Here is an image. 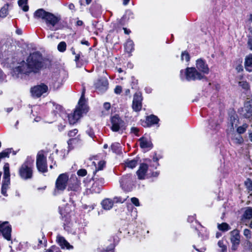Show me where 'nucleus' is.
Listing matches in <instances>:
<instances>
[{
	"label": "nucleus",
	"mask_w": 252,
	"mask_h": 252,
	"mask_svg": "<svg viewBox=\"0 0 252 252\" xmlns=\"http://www.w3.org/2000/svg\"><path fill=\"white\" fill-rule=\"evenodd\" d=\"M88 112L87 106L85 104L84 94H83L79 100L78 106L73 113L68 115L69 123L70 125H74L81 118L82 114Z\"/></svg>",
	"instance_id": "obj_2"
},
{
	"label": "nucleus",
	"mask_w": 252,
	"mask_h": 252,
	"mask_svg": "<svg viewBox=\"0 0 252 252\" xmlns=\"http://www.w3.org/2000/svg\"><path fill=\"white\" fill-rule=\"evenodd\" d=\"M247 44L249 49L252 51V38H249Z\"/></svg>",
	"instance_id": "obj_57"
},
{
	"label": "nucleus",
	"mask_w": 252,
	"mask_h": 252,
	"mask_svg": "<svg viewBox=\"0 0 252 252\" xmlns=\"http://www.w3.org/2000/svg\"><path fill=\"white\" fill-rule=\"evenodd\" d=\"M73 180H75V183L74 185H69V189L73 191H78L80 189V182L78 180L76 177H72V178Z\"/></svg>",
	"instance_id": "obj_25"
},
{
	"label": "nucleus",
	"mask_w": 252,
	"mask_h": 252,
	"mask_svg": "<svg viewBox=\"0 0 252 252\" xmlns=\"http://www.w3.org/2000/svg\"><path fill=\"white\" fill-rule=\"evenodd\" d=\"M5 78V75L4 74L2 71L0 70V80H4Z\"/></svg>",
	"instance_id": "obj_63"
},
{
	"label": "nucleus",
	"mask_w": 252,
	"mask_h": 252,
	"mask_svg": "<svg viewBox=\"0 0 252 252\" xmlns=\"http://www.w3.org/2000/svg\"><path fill=\"white\" fill-rule=\"evenodd\" d=\"M131 201L136 206H140V203H139V200L138 198H137L136 197H132L131 198Z\"/></svg>",
	"instance_id": "obj_51"
},
{
	"label": "nucleus",
	"mask_w": 252,
	"mask_h": 252,
	"mask_svg": "<svg viewBox=\"0 0 252 252\" xmlns=\"http://www.w3.org/2000/svg\"><path fill=\"white\" fill-rule=\"evenodd\" d=\"M43 58L41 54L38 52L31 54L27 58L26 61L19 63L13 70V75L19 73L29 75L32 73H37L43 67Z\"/></svg>",
	"instance_id": "obj_1"
},
{
	"label": "nucleus",
	"mask_w": 252,
	"mask_h": 252,
	"mask_svg": "<svg viewBox=\"0 0 252 252\" xmlns=\"http://www.w3.org/2000/svg\"><path fill=\"white\" fill-rule=\"evenodd\" d=\"M96 90L99 93H103L108 88V82L106 78L103 77L98 79L94 84Z\"/></svg>",
	"instance_id": "obj_13"
},
{
	"label": "nucleus",
	"mask_w": 252,
	"mask_h": 252,
	"mask_svg": "<svg viewBox=\"0 0 252 252\" xmlns=\"http://www.w3.org/2000/svg\"><path fill=\"white\" fill-rule=\"evenodd\" d=\"M49 14V12L45 11L44 9H39L34 12V16L35 17L41 19L45 21L47 17L46 16Z\"/></svg>",
	"instance_id": "obj_21"
},
{
	"label": "nucleus",
	"mask_w": 252,
	"mask_h": 252,
	"mask_svg": "<svg viewBox=\"0 0 252 252\" xmlns=\"http://www.w3.org/2000/svg\"><path fill=\"white\" fill-rule=\"evenodd\" d=\"M46 251H50L51 252H62L60 249L56 246H52L50 249L47 250Z\"/></svg>",
	"instance_id": "obj_48"
},
{
	"label": "nucleus",
	"mask_w": 252,
	"mask_h": 252,
	"mask_svg": "<svg viewBox=\"0 0 252 252\" xmlns=\"http://www.w3.org/2000/svg\"><path fill=\"white\" fill-rule=\"evenodd\" d=\"M138 160L137 159L129 160L127 159L125 161V166L131 169H133L137 165Z\"/></svg>",
	"instance_id": "obj_26"
},
{
	"label": "nucleus",
	"mask_w": 252,
	"mask_h": 252,
	"mask_svg": "<svg viewBox=\"0 0 252 252\" xmlns=\"http://www.w3.org/2000/svg\"><path fill=\"white\" fill-rule=\"evenodd\" d=\"M105 165V162L104 161H100L98 163V166L96 167L95 172L99 170H101L103 169Z\"/></svg>",
	"instance_id": "obj_44"
},
{
	"label": "nucleus",
	"mask_w": 252,
	"mask_h": 252,
	"mask_svg": "<svg viewBox=\"0 0 252 252\" xmlns=\"http://www.w3.org/2000/svg\"><path fill=\"white\" fill-rule=\"evenodd\" d=\"M55 107L56 109V110L55 111L57 113H58L59 112L61 111L62 109V107L61 105H56Z\"/></svg>",
	"instance_id": "obj_62"
},
{
	"label": "nucleus",
	"mask_w": 252,
	"mask_h": 252,
	"mask_svg": "<svg viewBox=\"0 0 252 252\" xmlns=\"http://www.w3.org/2000/svg\"><path fill=\"white\" fill-rule=\"evenodd\" d=\"M4 173L3 179H10L9 164L6 163L3 166Z\"/></svg>",
	"instance_id": "obj_34"
},
{
	"label": "nucleus",
	"mask_w": 252,
	"mask_h": 252,
	"mask_svg": "<svg viewBox=\"0 0 252 252\" xmlns=\"http://www.w3.org/2000/svg\"><path fill=\"white\" fill-rule=\"evenodd\" d=\"M12 152V149H7L0 153V157L2 158L9 157V155Z\"/></svg>",
	"instance_id": "obj_36"
},
{
	"label": "nucleus",
	"mask_w": 252,
	"mask_h": 252,
	"mask_svg": "<svg viewBox=\"0 0 252 252\" xmlns=\"http://www.w3.org/2000/svg\"><path fill=\"white\" fill-rule=\"evenodd\" d=\"M115 245L111 244L108 247L105 249L106 252H114Z\"/></svg>",
	"instance_id": "obj_49"
},
{
	"label": "nucleus",
	"mask_w": 252,
	"mask_h": 252,
	"mask_svg": "<svg viewBox=\"0 0 252 252\" xmlns=\"http://www.w3.org/2000/svg\"><path fill=\"white\" fill-rule=\"evenodd\" d=\"M218 245L219 247L221 248V252H226L227 247L224 244L223 241L220 240L218 243Z\"/></svg>",
	"instance_id": "obj_41"
},
{
	"label": "nucleus",
	"mask_w": 252,
	"mask_h": 252,
	"mask_svg": "<svg viewBox=\"0 0 252 252\" xmlns=\"http://www.w3.org/2000/svg\"><path fill=\"white\" fill-rule=\"evenodd\" d=\"M111 148L113 152L116 154H119L122 151L121 145L119 143H113L111 146Z\"/></svg>",
	"instance_id": "obj_28"
},
{
	"label": "nucleus",
	"mask_w": 252,
	"mask_h": 252,
	"mask_svg": "<svg viewBox=\"0 0 252 252\" xmlns=\"http://www.w3.org/2000/svg\"><path fill=\"white\" fill-rule=\"evenodd\" d=\"M196 69L201 72L202 74H207L209 72V68L208 64L206 62L201 59H199L196 61Z\"/></svg>",
	"instance_id": "obj_15"
},
{
	"label": "nucleus",
	"mask_w": 252,
	"mask_h": 252,
	"mask_svg": "<svg viewBox=\"0 0 252 252\" xmlns=\"http://www.w3.org/2000/svg\"><path fill=\"white\" fill-rule=\"evenodd\" d=\"M239 119L238 116L234 112L229 114L228 125H230L231 128H234L236 127L238 123Z\"/></svg>",
	"instance_id": "obj_19"
},
{
	"label": "nucleus",
	"mask_w": 252,
	"mask_h": 252,
	"mask_svg": "<svg viewBox=\"0 0 252 252\" xmlns=\"http://www.w3.org/2000/svg\"><path fill=\"white\" fill-rule=\"evenodd\" d=\"M101 189V187L97 185V182H94V183L92 185V187L90 189V191L92 193H98L100 192Z\"/></svg>",
	"instance_id": "obj_31"
},
{
	"label": "nucleus",
	"mask_w": 252,
	"mask_h": 252,
	"mask_svg": "<svg viewBox=\"0 0 252 252\" xmlns=\"http://www.w3.org/2000/svg\"><path fill=\"white\" fill-rule=\"evenodd\" d=\"M42 239H38V243H39L38 245H41L43 244H44V243L46 242V240H45V239H44V235H42Z\"/></svg>",
	"instance_id": "obj_56"
},
{
	"label": "nucleus",
	"mask_w": 252,
	"mask_h": 252,
	"mask_svg": "<svg viewBox=\"0 0 252 252\" xmlns=\"http://www.w3.org/2000/svg\"><path fill=\"white\" fill-rule=\"evenodd\" d=\"M54 158L53 156V154H51L49 157V160H50L52 163H54V165L57 166L56 162L55 161L54 162Z\"/></svg>",
	"instance_id": "obj_61"
},
{
	"label": "nucleus",
	"mask_w": 252,
	"mask_h": 252,
	"mask_svg": "<svg viewBox=\"0 0 252 252\" xmlns=\"http://www.w3.org/2000/svg\"><path fill=\"white\" fill-rule=\"evenodd\" d=\"M125 49L127 53L132 52L134 49V43L131 40L128 39L125 45Z\"/></svg>",
	"instance_id": "obj_27"
},
{
	"label": "nucleus",
	"mask_w": 252,
	"mask_h": 252,
	"mask_svg": "<svg viewBox=\"0 0 252 252\" xmlns=\"http://www.w3.org/2000/svg\"><path fill=\"white\" fill-rule=\"evenodd\" d=\"M103 107L105 108V109H106V110H108L110 108L111 105L108 102H105L103 104Z\"/></svg>",
	"instance_id": "obj_60"
},
{
	"label": "nucleus",
	"mask_w": 252,
	"mask_h": 252,
	"mask_svg": "<svg viewBox=\"0 0 252 252\" xmlns=\"http://www.w3.org/2000/svg\"><path fill=\"white\" fill-rule=\"evenodd\" d=\"M139 130L138 129L135 127H132L131 128V132L135 135H137Z\"/></svg>",
	"instance_id": "obj_58"
},
{
	"label": "nucleus",
	"mask_w": 252,
	"mask_h": 252,
	"mask_svg": "<svg viewBox=\"0 0 252 252\" xmlns=\"http://www.w3.org/2000/svg\"><path fill=\"white\" fill-rule=\"evenodd\" d=\"M209 125L211 126L210 128H212L213 129H216L218 126L216 123L214 122L213 120L210 122Z\"/></svg>",
	"instance_id": "obj_55"
},
{
	"label": "nucleus",
	"mask_w": 252,
	"mask_h": 252,
	"mask_svg": "<svg viewBox=\"0 0 252 252\" xmlns=\"http://www.w3.org/2000/svg\"><path fill=\"white\" fill-rule=\"evenodd\" d=\"M60 209V213L62 217H66L69 213L68 210V206H67L64 210H63L61 208Z\"/></svg>",
	"instance_id": "obj_42"
},
{
	"label": "nucleus",
	"mask_w": 252,
	"mask_h": 252,
	"mask_svg": "<svg viewBox=\"0 0 252 252\" xmlns=\"http://www.w3.org/2000/svg\"><path fill=\"white\" fill-rule=\"evenodd\" d=\"M127 197H128L127 196H125L124 197H123L121 196H116L113 198V201H114V203H122L124 202L126 200Z\"/></svg>",
	"instance_id": "obj_35"
},
{
	"label": "nucleus",
	"mask_w": 252,
	"mask_h": 252,
	"mask_svg": "<svg viewBox=\"0 0 252 252\" xmlns=\"http://www.w3.org/2000/svg\"><path fill=\"white\" fill-rule=\"evenodd\" d=\"M140 146L142 148H152V142L145 137H142L139 139Z\"/></svg>",
	"instance_id": "obj_23"
},
{
	"label": "nucleus",
	"mask_w": 252,
	"mask_h": 252,
	"mask_svg": "<svg viewBox=\"0 0 252 252\" xmlns=\"http://www.w3.org/2000/svg\"><path fill=\"white\" fill-rule=\"evenodd\" d=\"M232 140L235 144H241L243 142V138L240 135H235Z\"/></svg>",
	"instance_id": "obj_38"
},
{
	"label": "nucleus",
	"mask_w": 252,
	"mask_h": 252,
	"mask_svg": "<svg viewBox=\"0 0 252 252\" xmlns=\"http://www.w3.org/2000/svg\"><path fill=\"white\" fill-rule=\"evenodd\" d=\"M120 183L121 188L125 191H129L133 189L134 183L132 179L131 174H126L124 175L120 179Z\"/></svg>",
	"instance_id": "obj_7"
},
{
	"label": "nucleus",
	"mask_w": 252,
	"mask_h": 252,
	"mask_svg": "<svg viewBox=\"0 0 252 252\" xmlns=\"http://www.w3.org/2000/svg\"><path fill=\"white\" fill-rule=\"evenodd\" d=\"M87 171L84 169H81L77 171V174L79 176L84 177L87 174Z\"/></svg>",
	"instance_id": "obj_50"
},
{
	"label": "nucleus",
	"mask_w": 252,
	"mask_h": 252,
	"mask_svg": "<svg viewBox=\"0 0 252 252\" xmlns=\"http://www.w3.org/2000/svg\"><path fill=\"white\" fill-rule=\"evenodd\" d=\"M142 96L140 93H136L134 94L132 101V109L136 112L140 111L142 106Z\"/></svg>",
	"instance_id": "obj_14"
},
{
	"label": "nucleus",
	"mask_w": 252,
	"mask_h": 252,
	"mask_svg": "<svg viewBox=\"0 0 252 252\" xmlns=\"http://www.w3.org/2000/svg\"><path fill=\"white\" fill-rule=\"evenodd\" d=\"M248 125L247 124H243L242 126H240L237 128V131L239 134L244 133Z\"/></svg>",
	"instance_id": "obj_39"
},
{
	"label": "nucleus",
	"mask_w": 252,
	"mask_h": 252,
	"mask_svg": "<svg viewBox=\"0 0 252 252\" xmlns=\"http://www.w3.org/2000/svg\"><path fill=\"white\" fill-rule=\"evenodd\" d=\"M33 162V159L28 158L22 164L19 169V176L22 179L28 180L32 178Z\"/></svg>",
	"instance_id": "obj_4"
},
{
	"label": "nucleus",
	"mask_w": 252,
	"mask_h": 252,
	"mask_svg": "<svg viewBox=\"0 0 252 252\" xmlns=\"http://www.w3.org/2000/svg\"><path fill=\"white\" fill-rule=\"evenodd\" d=\"M218 228L221 231H226L230 229V226L226 222L218 224Z\"/></svg>",
	"instance_id": "obj_32"
},
{
	"label": "nucleus",
	"mask_w": 252,
	"mask_h": 252,
	"mask_svg": "<svg viewBox=\"0 0 252 252\" xmlns=\"http://www.w3.org/2000/svg\"><path fill=\"white\" fill-rule=\"evenodd\" d=\"M243 234L247 239H250L251 238V231L249 229H245L244 230Z\"/></svg>",
	"instance_id": "obj_46"
},
{
	"label": "nucleus",
	"mask_w": 252,
	"mask_h": 252,
	"mask_svg": "<svg viewBox=\"0 0 252 252\" xmlns=\"http://www.w3.org/2000/svg\"><path fill=\"white\" fill-rule=\"evenodd\" d=\"M77 132L78 130L77 129H74L73 130H70L68 132V135L69 137H74L76 135Z\"/></svg>",
	"instance_id": "obj_52"
},
{
	"label": "nucleus",
	"mask_w": 252,
	"mask_h": 252,
	"mask_svg": "<svg viewBox=\"0 0 252 252\" xmlns=\"http://www.w3.org/2000/svg\"><path fill=\"white\" fill-rule=\"evenodd\" d=\"M245 185L249 191H252V181L250 179H248L245 182Z\"/></svg>",
	"instance_id": "obj_47"
},
{
	"label": "nucleus",
	"mask_w": 252,
	"mask_h": 252,
	"mask_svg": "<svg viewBox=\"0 0 252 252\" xmlns=\"http://www.w3.org/2000/svg\"><path fill=\"white\" fill-rule=\"evenodd\" d=\"M68 177L66 174H60L56 180L55 188L53 192L54 195H58L63 192L66 189Z\"/></svg>",
	"instance_id": "obj_5"
},
{
	"label": "nucleus",
	"mask_w": 252,
	"mask_h": 252,
	"mask_svg": "<svg viewBox=\"0 0 252 252\" xmlns=\"http://www.w3.org/2000/svg\"><path fill=\"white\" fill-rule=\"evenodd\" d=\"M66 48V43L62 41L58 45V50L61 52H63L65 51Z\"/></svg>",
	"instance_id": "obj_37"
},
{
	"label": "nucleus",
	"mask_w": 252,
	"mask_h": 252,
	"mask_svg": "<svg viewBox=\"0 0 252 252\" xmlns=\"http://www.w3.org/2000/svg\"><path fill=\"white\" fill-rule=\"evenodd\" d=\"M158 121L159 119L158 117L154 115H151L147 117L146 123H147V126H150L152 125L158 124Z\"/></svg>",
	"instance_id": "obj_24"
},
{
	"label": "nucleus",
	"mask_w": 252,
	"mask_h": 252,
	"mask_svg": "<svg viewBox=\"0 0 252 252\" xmlns=\"http://www.w3.org/2000/svg\"><path fill=\"white\" fill-rule=\"evenodd\" d=\"M148 166L145 163H142L140 164L138 170L136 172V174L139 180H143L145 179V176L148 171Z\"/></svg>",
	"instance_id": "obj_17"
},
{
	"label": "nucleus",
	"mask_w": 252,
	"mask_h": 252,
	"mask_svg": "<svg viewBox=\"0 0 252 252\" xmlns=\"http://www.w3.org/2000/svg\"><path fill=\"white\" fill-rule=\"evenodd\" d=\"M122 91V88L120 86H117L114 90V92L116 94H120Z\"/></svg>",
	"instance_id": "obj_53"
},
{
	"label": "nucleus",
	"mask_w": 252,
	"mask_h": 252,
	"mask_svg": "<svg viewBox=\"0 0 252 252\" xmlns=\"http://www.w3.org/2000/svg\"><path fill=\"white\" fill-rule=\"evenodd\" d=\"M101 204L103 209L109 210L113 207L114 201L110 198H105L101 201Z\"/></svg>",
	"instance_id": "obj_20"
},
{
	"label": "nucleus",
	"mask_w": 252,
	"mask_h": 252,
	"mask_svg": "<svg viewBox=\"0 0 252 252\" xmlns=\"http://www.w3.org/2000/svg\"><path fill=\"white\" fill-rule=\"evenodd\" d=\"M193 248H194V249H195V250H196L197 251H198V252H204L206 251V248H201L200 249H196V248H195V246H193Z\"/></svg>",
	"instance_id": "obj_64"
},
{
	"label": "nucleus",
	"mask_w": 252,
	"mask_h": 252,
	"mask_svg": "<svg viewBox=\"0 0 252 252\" xmlns=\"http://www.w3.org/2000/svg\"><path fill=\"white\" fill-rule=\"evenodd\" d=\"M111 129L113 131L117 132L125 129V123L118 115H115L111 118Z\"/></svg>",
	"instance_id": "obj_8"
},
{
	"label": "nucleus",
	"mask_w": 252,
	"mask_h": 252,
	"mask_svg": "<svg viewBox=\"0 0 252 252\" xmlns=\"http://www.w3.org/2000/svg\"><path fill=\"white\" fill-rule=\"evenodd\" d=\"M239 86L245 90L249 89L250 86L248 83L245 81H241L239 82Z\"/></svg>",
	"instance_id": "obj_40"
},
{
	"label": "nucleus",
	"mask_w": 252,
	"mask_h": 252,
	"mask_svg": "<svg viewBox=\"0 0 252 252\" xmlns=\"http://www.w3.org/2000/svg\"><path fill=\"white\" fill-rule=\"evenodd\" d=\"M243 218L246 219H252V207H247L243 215Z\"/></svg>",
	"instance_id": "obj_29"
},
{
	"label": "nucleus",
	"mask_w": 252,
	"mask_h": 252,
	"mask_svg": "<svg viewBox=\"0 0 252 252\" xmlns=\"http://www.w3.org/2000/svg\"><path fill=\"white\" fill-rule=\"evenodd\" d=\"M87 133L92 138H93L94 136V132L91 129L88 130L87 131Z\"/></svg>",
	"instance_id": "obj_59"
},
{
	"label": "nucleus",
	"mask_w": 252,
	"mask_h": 252,
	"mask_svg": "<svg viewBox=\"0 0 252 252\" xmlns=\"http://www.w3.org/2000/svg\"><path fill=\"white\" fill-rule=\"evenodd\" d=\"M190 57L189 55L188 54V53L186 52H182L181 55V60L184 61L185 60L186 61L188 62L189 60Z\"/></svg>",
	"instance_id": "obj_43"
},
{
	"label": "nucleus",
	"mask_w": 252,
	"mask_h": 252,
	"mask_svg": "<svg viewBox=\"0 0 252 252\" xmlns=\"http://www.w3.org/2000/svg\"><path fill=\"white\" fill-rule=\"evenodd\" d=\"M244 64L247 71H252V54H250L245 58Z\"/></svg>",
	"instance_id": "obj_22"
},
{
	"label": "nucleus",
	"mask_w": 252,
	"mask_h": 252,
	"mask_svg": "<svg viewBox=\"0 0 252 252\" xmlns=\"http://www.w3.org/2000/svg\"><path fill=\"white\" fill-rule=\"evenodd\" d=\"M56 242L63 249L70 250L73 249V246L70 245L63 237L59 234L57 236Z\"/></svg>",
	"instance_id": "obj_16"
},
{
	"label": "nucleus",
	"mask_w": 252,
	"mask_h": 252,
	"mask_svg": "<svg viewBox=\"0 0 252 252\" xmlns=\"http://www.w3.org/2000/svg\"><path fill=\"white\" fill-rule=\"evenodd\" d=\"M48 90V87L44 84H41L35 86L31 88V92L33 97H39L43 94L46 93Z\"/></svg>",
	"instance_id": "obj_11"
},
{
	"label": "nucleus",
	"mask_w": 252,
	"mask_h": 252,
	"mask_svg": "<svg viewBox=\"0 0 252 252\" xmlns=\"http://www.w3.org/2000/svg\"><path fill=\"white\" fill-rule=\"evenodd\" d=\"M10 179H3L1 188V193L4 196H7V190L9 188L10 186Z\"/></svg>",
	"instance_id": "obj_18"
},
{
	"label": "nucleus",
	"mask_w": 252,
	"mask_h": 252,
	"mask_svg": "<svg viewBox=\"0 0 252 252\" xmlns=\"http://www.w3.org/2000/svg\"><path fill=\"white\" fill-rule=\"evenodd\" d=\"M230 241L232 244L231 250L235 251L237 250L240 242V236L239 231L233 230L230 232Z\"/></svg>",
	"instance_id": "obj_12"
},
{
	"label": "nucleus",
	"mask_w": 252,
	"mask_h": 252,
	"mask_svg": "<svg viewBox=\"0 0 252 252\" xmlns=\"http://www.w3.org/2000/svg\"><path fill=\"white\" fill-rule=\"evenodd\" d=\"M28 0H19L18 3L19 6L24 11H27L29 10V6L27 5Z\"/></svg>",
	"instance_id": "obj_30"
},
{
	"label": "nucleus",
	"mask_w": 252,
	"mask_h": 252,
	"mask_svg": "<svg viewBox=\"0 0 252 252\" xmlns=\"http://www.w3.org/2000/svg\"><path fill=\"white\" fill-rule=\"evenodd\" d=\"M46 19L45 21L47 27L51 31H56L58 28L56 25L60 20V18L54 14L49 13V15L46 16Z\"/></svg>",
	"instance_id": "obj_10"
},
{
	"label": "nucleus",
	"mask_w": 252,
	"mask_h": 252,
	"mask_svg": "<svg viewBox=\"0 0 252 252\" xmlns=\"http://www.w3.org/2000/svg\"><path fill=\"white\" fill-rule=\"evenodd\" d=\"M8 7L9 4L7 3L4 4L3 6L1 7V9L0 10V17L4 18L8 14Z\"/></svg>",
	"instance_id": "obj_33"
},
{
	"label": "nucleus",
	"mask_w": 252,
	"mask_h": 252,
	"mask_svg": "<svg viewBox=\"0 0 252 252\" xmlns=\"http://www.w3.org/2000/svg\"><path fill=\"white\" fill-rule=\"evenodd\" d=\"M238 112L242 117L252 121V105L249 102H246L244 107L239 109Z\"/></svg>",
	"instance_id": "obj_9"
},
{
	"label": "nucleus",
	"mask_w": 252,
	"mask_h": 252,
	"mask_svg": "<svg viewBox=\"0 0 252 252\" xmlns=\"http://www.w3.org/2000/svg\"><path fill=\"white\" fill-rule=\"evenodd\" d=\"M180 77L182 80L185 79L188 81L201 80L204 75L199 72L195 67H187L185 71L182 70L180 71Z\"/></svg>",
	"instance_id": "obj_3"
},
{
	"label": "nucleus",
	"mask_w": 252,
	"mask_h": 252,
	"mask_svg": "<svg viewBox=\"0 0 252 252\" xmlns=\"http://www.w3.org/2000/svg\"><path fill=\"white\" fill-rule=\"evenodd\" d=\"M96 175L95 174L94 175V180H95V182H97V185L99 186L100 187H101L103 184H104V178H97L95 176Z\"/></svg>",
	"instance_id": "obj_45"
},
{
	"label": "nucleus",
	"mask_w": 252,
	"mask_h": 252,
	"mask_svg": "<svg viewBox=\"0 0 252 252\" xmlns=\"http://www.w3.org/2000/svg\"><path fill=\"white\" fill-rule=\"evenodd\" d=\"M200 231H202V230H200ZM198 234L199 237H201L202 240H206L208 238L209 234L207 232H206L204 235H201V236H200L201 232L199 231Z\"/></svg>",
	"instance_id": "obj_54"
},
{
	"label": "nucleus",
	"mask_w": 252,
	"mask_h": 252,
	"mask_svg": "<svg viewBox=\"0 0 252 252\" xmlns=\"http://www.w3.org/2000/svg\"><path fill=\"white\" fill-rule=\"evenodd\" d=\"M36 167L39 172L45 173L47 171L46 156L43 151H39L36 156Z\"/></svg>",
	"instance_id": "obj_6"
}]
</instances>
